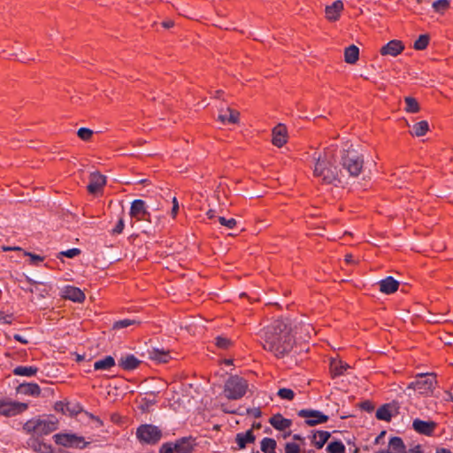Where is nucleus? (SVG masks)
Masks as SVG:
<instances>
[{
    "label": "nucleus",
    "mask_w": 453,
    "mask_h": 453,
    "mask_svg": "<svg viewBox=\"0 0 453 453\" xmlns=\"http://www.w3.org/2000/svg\"><path fill=\"white\" fill-rule=\"evenodd\" d=\"M294 343L290 328L282 319L274 320L265 328L263 347L276 357L281 358L288 354Z\"/></svg>",
    "instance_id": "1"
},
{
    "label": "nucleus",
    "mask_w": 453,
    "mask_h": 453,
    "mask_svg": "<svg viewBox=\"0 0 453 453\" xmlns=\"http://www.w3.org/2000/svg\"><path fill=\"white\" fill-rule=\"evenodd\" d=\"M58 428V419L50 416L47 419L34 418L27 420L23 425V430L28 434H34L37 436H43L51 434Z\"/></svg>",
    "instance_id": "2"
},
{
    "label": "nucleus",
    "mask_w": 453,
    "mask_h": 453,
    "mask_svg": "<svg viewBox=\"0 0 453 453\" xmlns=\"http://www.w3.org/2000/svg\"><path fill=\"white\" fill-rule=\"evenodd\" d=\"M341 165L352 177H357L364 167V157L354 149L343 150Z\"/></svg>",
    "instance_id": "3"
},
{
    "label": "nucleus",
    "mask_w": 453,
    "mask_h": 453,
    "mask_svg": "<svg viewBox=\"0 0 453 453\" xmlns=\"http://www.w3.org/2000/svg\"><path fill=\"white\" fill-rule=\"evenodd\" d=\"M249 388L247 380L238 375H231L224 385V395L229 400H239L242 398Z\"/></svg>",
    "instance_id": "4"
},
{
    "label": "nucleus",
    "mask_w": 453,
    "mask_h": 453,
    "mask_svg": "<svg viewBox=\"0 0 453 453\" xmlns=\"http://www.w3.org/2000/svg\"><path fill=\"white\" fill-rule=\"evenodd\" d=\"M437 383L434 373H418L415 380L408 385V388L413 389L419 394L426 395L433 392Z\"/></svg>",
    "instance_id": "5"
},
{
    "label": "nucleus",
    "mask_w": 453,
    "mask_h": 453,
    "mask_svg": "<svg viewBox=\"0 0 453 453\" xmlns=\"http://www.w3.org/2000/svg\"><path fill=\"white\" fill-rule=\"evenodd\" d=\"M162 437V431L156 426L143 424L136 429V438L140 442L145 444H157Z\"/></svg>",
    "instance_id": "6"
},
{
    "label": "nucleus",
    "mask_w": 453,
    "mask_h": 453,
    "mask_svg": "<svg viewBox=\"0 0 453 453\" xmlns=\"http://www.w3.org/2000/svg\"><path fill=\"white\" fill-rule=\"evenodd\" d=\"M53 439L56 444L66 448L84 449L88 444L85 441L84 437L74 434L59 433L54 434Z\"/></svg>",
    "instance_id": "7"
},
{
    "label": "nucleus",
    "mask_w": 453,
    "mask_h": 453,
    "mask_svg": "<svg viewBox=\"0 0 453 453\" xmlns=\"http://www.w3.org/2000/svg\"><path fill=\"white\" fill-rule=\"evenodd\" d=\"M314 175L322 180L323 182L330 184L336 180L335 168L326 159L319 157L315 164Z\"/></svg>",
    "instance_id": "8"
},
{
    "label": "nucleus",
    "mask_w": 453,
    "mask_h": 453,
    "mask_svg": "<svg viewBox=\"0 0 453 453\" xmlns=\"http://www.w3.org/2000/svg\"><path fill=\"white\" fill-rule=\"evenodd\" d=\"M28 409V404L17 401L0 399V415L13 417L23 413Z\"/></svg>",
    "instance_id": "9"
},
{
    "label": "nucleus",
    "mask_w": 453,
    "mask_h": 453,
    "mask_svg": "<svg viewBox=\"0 0 453 453\" xmlns=\"http://www.w3.org/2000/svg\"><path fill=\"white\" fill-rule=\"evenodd\" d=\"M298 417L304 418L309 426L324 424L328 421L329 417L323 412L312 409H302L297 412Z\"/></svg>",
    "instance_id": "10"
},
{
    "label": "nucleus",
    "mask_w": 453,
    "mask_h": 453,
    "mask_svg": "<svg viewBox=\"0 0 453 453\" xmlns=\"http://www.w3.org/2000/svg\"><path fill=\"white\" fill-rule=\"evenodd\" d=\"M129 214L137 221H150V212L147 209L146 203L142 199H135L132 202Z\"/></svg>",
    "instance_id": "11"
},
{
    "label": "nucleus",
    "mask_w": 453,
    "mask_h": 453,
    "mask_svg": "<svg viewBox=\"0 0 453 453\" xmlns=\"http://www.w3.org/2000/svg\"><path fill=\"white\" fill-rule=\"evenodd\" d=\"M405 49L403 42L400 40H391L385 45H383L380 53L381 56H391L397 57L400 55Z\"/></svg>",
    "instance_id": "12"
},
{
    "label": "nucleus",
    "mask_w": 453,
    "mask_h": 453,
    "mask_svg": "<svg viewBox=\"0 0 453 453\" xmlns=\"http://www.w3.org/2000/svg\"><path fill=\"white\" fill-rule=\"evenodd\" d=\"M288 142V130L285 125L278 124L272 131V143L281 148Z\"/></svg>",
    "instance_id": "13"
},
{
    "label": "nucleus",
    "mask_w": 453,
    "mask_h": 453,
    "mask_svg": "<svg viewBox=\"0 0 453 453\" xmlns=\"http://www.w3.org/2000/svg\"><path fill=\"white\" fill-rule=\"evenodd\" d=\"M105 184V176L98 172L92 173L89 177V182L87 186V189L89 194H96L104 188Z\"/></svg>",
    "instance_id": "14"
},
{
    "label": "nucleus",
    "mask_w": 453,
    "mask_h": 453,
    "mask_svg": "<svg viewBox=\"0 0 453 453\" xmlns=\"http://www.w3.org/2000/svg\"><path fill=\"white\" fill-rule=\"evenodd\" d=\"M412 427L420 434L431 436L436 428V423L434 421H425L416 418L413 420Z\"/></svg>",
    "instance_id": "15"
},
{
    "label": "nucleus",
    "mask_w": 453,
    "mask_h": 453,
    "mask_svg": "<svg viewBox=\"0 0 453 453\" xmlns=\"http://www.w3.org/2000/svg\"><path fill=\"white\" fill-rule=\"evenodd\" d=\"M195 446L191 437H182L173 443L174 453H192Z\"/></svg>",
    "instance_id": "16"
},
{
    "label": "nucleus",
    "mask_w": 453,
    "mask_h": 453,
    "mask_svg": "<svg viewBox=\"0 0 453 453\" xmlns=\"http://www.w3.org/2000/svg\"><path fill=\"white\" fill-rule=\"evenodd\" d=\"M63 297L76 303H83L85 300L84 292L73 286H67L63 291Z\"/></svg>",
    "instance_id": "17"
},
{
    "label": "nucleus",
    "mask_w": 453,
    "mask_h": 453,
    "mask_svg": "<svg viewBox=\"0 0 453 453\" xmlns=\"http://www.w3.org/2000/svg\"><path fill=\"white\" fill-rule=\"evenodd\" d=\"M342 10L343 3L341 0H336L331 5L326 7V18L329 21H336L339 19Z\"/></svg>",
    "instance_id": "18"
},
{
    "label": "nucleus",
    "mask_w": 453,
    "mask_h": 453,
    "mask_svg": "<svg viewBox=\"0 0 453 453\" xmlns=\"http://www.w3.org/2000/svg\"><path fill=\"white\" fill-rule=\"evenodd\" d=\"M240 112L236 110H234L230 107H227L226 110H222L218 116V120H219L222 124H236L239 121Z\"/></svg>",
    "instance_id": "19"
},
{
    "label": "nucleus",
    "mask_w": 453,
    "mask_h": 453,
    "mask_svg": "<svg viewBox=\"0 0 453 453\" xmlns=\"http://www.w3.org/2000/svg\"><path fill=\"white\" fill-rule=\"evenodd\" d=\"M255 441L256 436L252 429H250L245 433H238L235 435V442L237 444V448H234V449H243L246 448L247 444L254 443Z\"/></svg>",
    "instance_id": "20"
},
{
    "label": "nucleus",
    "mask_w": 453,
    "mask_h": 453,
    "mask_svg": "<svg viewBox=\"0 0 453 453\" xmlns=\"http://www.w3.org/2000/svg\"><path fill=\"white\" fill-rule=\"evenodd\" d=\"M141 364V361L133 354H127L121 356L119 360V365L124 371H132L136 369Z\"/></svg>",
    "instance_id": "21"
},
{
    "label": "nucleus",
    "mask_w": 453,
    "mask_h": 453,
    "mask_svg": "<svg viewBox=\"0 0 453 453\" xmlns=\"http://www.w3.org/2000/svg\"><path fill=\"white\" fill-rule=\"evenodd\" d=\"M269 423L278 431H285L292 426V420L284 418L280 413L273 415L269 419Z\"/></svg>",
    "instance_id": "22"
},
{
    "label": "nucleus",
    "mask_w": 453,
    "mask_h": 453,
    "mask_svg": "<svg viewBox=\"0 0 453 453\" xmlns=\"http://www.w3.org/2000/svg\"><path fill=\"white\" fill-rule=\"evenodd\" d=\"M379 285L380 291L387 295L396 292L399 288V282L392 276H388L385 279L380 280Z\"/></svg>",
    "instance_id": "23"
},
{
    "label": "nucleus",
    "mask_w": 453,
    "mask_h": 453,
    "mask_svg": "<svg viewBox=\"0 0 453 453\" xmlns=\"http://www.w3.org/2000/svg\"><path fill=\"white\" fill-rule=\"evenodd\" d=\"M17 392L25 395L38 397L42 390L37 383H21L17 387Z\"/></svg>",
    "instance_id": "24"
},
{
    "label": "nucleus",
    "mask_w": 453,
    "mask_h": 453,
    "mask_svg": "<svg viewBox=\"0 0 453 453\" xmlns=\"http://www.w3.org/2000/svg\"><path fill=\"white\" fill-rule=\"evenodd\" d=\"M28 446L36 453H50L52 447L38 438H31L27 441Z\"/></svg>",
    "instance_id": "25"
},
{
    "label": "nucleus",
    "mask_w": 453,
    "mask_h": 453,
    "mask_svg": "<svg viewBox=\"0 0 453 453\" xmlns=\"http://www.w3.org/2000/svg\"><path fill=\"white\" fill-rule=\"evenodd\" d=\"M157 395L155 392H146L140 402V408L142 411H149L157 402Z\"/></svg>",
    "instance_id": "26"
},
{
    "label": "nucleus",
    "mask_w": 453,
    "mask_h": 453,
    "mask_svg": "<svg viewBox=\"0 0 453 453\" xmlns=\"http://www.w3.org/2000/svg\"><path fill=\"white\" fill-rule=\"evenodd\" d=\"M115 365L116 362L114 357L111 356H106L94 363V369L96 371H110Z\"/></svg>",
    "instance_id": "27"
},
{
    "label": "nucleus",
    "mask_w": 453,
    "mask_h": 453,
    "mask_svg": "<svg viewBox=\"0 0 453 453\" xmlns=\"http://www.w3.org/2000/svg\"><path fill=\"white\" fill-rule=\"evenodd\" d=\"M330 436L331 434L327 431H317L312 435L311 442L317 449H319L324 447Z\"/></svg>",
    "instance_id": "28"
},
{
    "label": "nucleus",
    "mask_w": 453,
    "mask_h": 453,
    "mask_svg": "<svg viewBox=\"0 0 453 453\" xmlns=\"http://www.w3.org/2000/svg\"><path fill=\"white\" fill-rule=\"evenodd\" d=\"M359 58V49L356 45H350L344 50V60L346 63L353 65Z\"/></svg>",
    "instance_id": "29"
},
{
    "label": "nucleus",
    "mask_w": 453,
    "mask_h": 453,
    "mask_svg": "<svg viewBox=\"0 0 453 453\" xmlns=\"http://www.w3.org/2000/svg\"><path fill=\"white\" fill-rule=\"evenodd\" d=\"M389 453H407L406 447L402 438L395 436L389 441Z\"/></svg>",
    "instance_id": "30"
},
{
    "label": "nucleus",
    "mask_w": 453,
    "mask_h": 453,
    "mask_svg": "<svg viewBox=\"0 0 453 453\" xmlns=\"http://www.w3.org/2000/svg\"><path fill=\"white\" fill-rule=\"evenodd\" d=\"M37 372L38 368L36 366L19 365L13 369L12 373L17 376L32 377L35 376Z\"/></svg>",
    "instance_id": "31"
},
{
    "label": "nucleus",
    "mask_w": 453,
    "mask_h": 453,
    "mask_svg": "<svg viewBox=\"0 0 453 453\" xmlns=\"http://www.w3.org/2000/svg\"><path fill=\"white\" fill-rule=\"evenodd\" d=\"M375 415L379 420L390 421L392 418V406L388 403L383 404L377 409Z\"/></svg>",
    "instance_id": "32"
},
{
    "label": "nucleus",
    "mask_w": 453,
    "mask_h": 453,
    "mask_svg": "<svg viewBox=\"0 0 453 453\" xmlns=\"http://www.w3.org/2000/svg\"><path fill=\"white\" fill-rule=\"evenodd\" d=\"M428 130V122L426 120H421L413 125L411 134L413 136L420 137L425 135Z\"/></svg>",
    "instance_id": "33"
},
{
    "label": "nucleus",
    "mask_w": 453,
    "mask_h": 453,
    "mask_svg": "<svg viewBox=\"0 0 453 453\" xmlns=\"http://www.w3.org/2000/svg\"><path fill=\"white\" fill-rule=\"evenodd\" d=\"M150 357L152 360H155L158 363H167L171 358L170 353L168 351L159 350L157 349H154L150 352Z\"/></svg>",
    "instance_id": "34"
},
{
    "label": "nucleus",
    "mask_w": 453,
    "mask_h": 453,
    "mask_svg": "<svg viewBox=\"0 0 453 453\" xmlns=\"http://www.w3.org/2000/svg\"><path fill=\"white\" fill-rule=\"evenodd\" d=\"M260 446L264 453H276L277 443L273 438L265 437L262 439Z\"/></svg>",
    "instance_id": "35"
},
{
    "label": "nucleus",
    "mask_w": 453,
    "mask_h": 453,
    "mask_svg": "<svg viewBox=\"0 0 453 453\" xmlns=\"http://www.w3.org/2000/svg\"><path fill=\"white\" fill-rule=\"evenodd\" d=\"M140 325V321L131 319H124L113 323L112 328L115 330L126 328L131 326H138Z\"/></svg>",
    "instance_id": "36"
},
{
    "label": "nucleus",
    "mask_w": 453,
    "mask_h": 453,
    "mask_svg": "<svg viewBox=\"0 0 453 453\" xmlns=\"http://www.w3.org/2000/svg\"><path fill=\"white\" fill-rule=\"evenodd\" d=\"M430 37L428 35H420L414 42L413 48L417 50H423L427 48Z\"/></svg>",
    "instance_id": "37"
},
{
    "label": "nucleus",
    "mask_w": 453,
    "mask_h": 453,
    "mask_svg": "<svg viewBox=\"0 0 453 453\" xmlns=\"http://www.w3.org/2000/svg\"><path fill=\"white\" fill-rule=\"evenodd\" d=\"M326 451L328 453H345V446L340 441H335L330 442L326 447Z\"/></svg>",
    "instance_id": "38"
},
{
    "label": "nucleus",
    "mask_w": 453,
    "mask_h": 453,
    "mask_svg": "<svg viewBox=\"0 0 453 453\" xmlns=\"http://www.w3.org/2000/svg\"><path fill=\"white\" fill-rule=\"evenodd\" d=\"M405 110L408 112L416 113L419 111V104L418 101L413 97L405 98Z\"/></svg>",
    "instance_id": "39"
},
{
    "label": "nucleus",
    "mask_w": 453,
    "mask_h": 453,
    "mask_svg": "<svg viewBox=\"0 0 453 453\" xmlns=\"http://www.w3.org/2000/svg\"><path fill=\"white\" fill-rule=\"evenodd\" d=\"M215 345L221 349H228L232 345V341L225 336H217L215 338Z\"/></svg>",
    "instance_id": "40"
},
{
    "label": "nucleus",
    "mask_w": 453,
    "mask_h": 453,
    "mask_svg": "<svg viewBox=\"0 0 453 453\" xmlns=\"http://www.w3.org/2000/svg\"><path fill=\"white\" fill-rule=\"evenodd\" d=\"M277 395L281 399L292 401L295 398L296 394L290 388H282L278 390Z\"/></svg>",
    "instance_id": "41"
},
{
    "label": "nucleus",
    "mask_w": 453,
    "mask_h": 453,
    "mask_svg": "<svg viewBox=\"0 0 453 453\" xmlns=\"http://www.w3.org/2000/svg\"><path fill=\"white\" fill-rule=\"evenodd\" d=\"M449 7L448 0H437L434 2L433 8L437 12H444Z\"/></svg>",
    "instance_id": "42"
},
{
    "label": "nucleus",
    "mask_w": 453,
    "mask_h": 453,
    "mask_svg": "<svg viewBox=\"0 0 453 453\" xmlns=\"http://www.w3.org/2000/svg\"><path fill=\"white\" fill-rule=\"evenodd\" d=\"M78 136L85 142L89 141L93 136V131L87 127H81L77 132Z\"/></svg>",
    "instance_id": "43"
},
{
    "label": "nucleus",
    "mask_w": 453,
    "mask_h": 453,
    "mask_svg": "<svg viewBox=\"0 0 453 453\" xmlns=\"http://www.w3.org/2000/svg\"><path fill=\"white\" fill-rule=\"evenodd\" d=\"M219 222L220 223V225L227 227L228 229L234 228L237 224L235 219H234V218L226 219L224 217H219Z\"/></svg>",
    "instance_id": "44"
},
{
    "label": "nucleus",
    "mask_w": 453,
    "mask_h": 453,
    "mask_svg": "<svg viewBox=\"0 0 453 453\" xmlns=\"http://www.w3.org/2000/svg\"><path fill=\"white\" fill-rule=\"evenodd\" d=\"M24 255L30 257V265H37L44 260V257L28 251H25Z\"/></svg>",
    "instance_id": "45"
},
{
    "label": "nucleus",
    "mask_w": 453,
    "mask_h": 453,
    "mask_svg": "<svg viewBox=\"0 0 453 453\" xmlns=\"http://www.w3.org/2000/svg\"><path fill=\"white\" fill-rule=\"evenodd\" d=\"M81 253V250L78 248H73L65 251H61L59 253L60 256H64L69 258H73L76 256H79Z\"/></svg>",
    "instance_id": "46"
},
{
    "label": "nucleus",
    "mask_w": 453,
    "mask_h": 453,
    "mask_svg": "<svg viewBox=\"0 0 453 453\" xmlns=\"http://www.w3.org/2000/svg\"><path fill=\"white\" fill-rule=\"evenodd\" d=\"M285 453H301L300 446L295 442H288L285 445Z\"/></svg>",
    "instance_id": "47"
},
{
    "label": "nucleus",
    "mask_w": 453,
    "mask_h": 453,
    "mask_svg": "<svg viewBox=\"0 0 453 453\" xmlns=\"http://www.w3.org/2000/svg\"><path fill=\"white\" fill-rule=\"evenodd\" d=\"M68 409V403H65L63 401L56 402L54 404V410L57 412H60L65 414Z\"/></svg>",
    "instance_id": "48"
},
{
    "label": "nucleus",
    "mask_w": 453,
    "mask_h": 453,
    "mask_svg": "<svg viewBox=\"0 0 453 453\" xmlns=\"http://www.w3.org/2000/svg\"><path fill=\"white\" fill-rule=\"evenodd\" d=\"M124 226H125L124 219L122 218H120L119 219L118 223L116 224L115 227L112 229V234H121L124 230Z\"/></svg>",
    "instance_id": "49"
},
{
    "label": "nucleus",
    "mask_w": 453,
    "mask_h": 453,
    "mask_svg": "<svg viewBox=\"0 0 453 453\" xmlns=\"http://www.w3.org/2000/svg\"><path fill=\"white\" fill-rule=\"evenodd\" d=\"M159 453H174L173 443L172 442H166L164 443L160 449Z\"/></svg>",
    "instance_id": "50"
},
{
    "label": "nucleus",
    "mask_w": 453,
    "mask_h": 453,
    "mask_svg": "<svg viewBox=\"0 0 453 453\" xmlns=\"http://www.w3.org/2000/svg\"><path fill=\"white\" fill-rule=\"evenodd\" d=\"M178 212H179V203H178L177 198L174 196L173 198V208L171 211V215H172L173 219L176 218Z\"/></svg>",
    "instance_id": "51"
},
{
    "label": "nucleus",
    "mask_w": 453,
    "mask_h": 453,
    "mask_svg": "<svg viewBox=\"0 0 453 453\" xmlns=\"http://www.w3.org/2000/svg\"><path fill=\"white\" fill-rule=\"evenodd\" d=\"M247 413L250 415H252L255 418H259L261 416L262 412L259 408H252V409H248Z\"/></svg>",
    "instance_id": "52"
},
{
    "label": "nucleus",
    "mask_w": 453,
    "mask_h": 453,
    "mask_svg": "<svg viewBox=\"0 0 453 453\" xmlns=\"http://www.w3.org/2000/svg\"><path fill=\"white\" fill-rule=\"evenodd\" d=\"M13 338L15 341L22 343V344H27L28 343V341L26 340L23 336H21L20 334H16L13 335Z\"/></svg>",
    "instance_id": "53"
},
{
    "label": "nucleus",
    "mask_w": 453,
    "mask_h": 453,
    "mask_svg": "<svg viewBox=\"0 0 453 453\" xmlns=\"http://www.w3.org/2000/svg\"><path fill=\"white\" fill-rule=\"evenodd\" d=\"M87 414H88V418H89L90 419H92V420H94V421L97 422V423L99 424V426H102L104 425V423H103L102 419H101L99 417L95 416V415H94V414H92V413H88V412H87Z\"/></svg>",
    "instance_id": "54"
},
{
    "label": "nucleus",
    "mask_w": 453,
    "mask_h": 453,
    "mask_svg": "<svg viewBox=\"0 0 453 453\" xmlns=\"http://www.w3.org/2000/svg\"><path fill=\"white\" fill-rule=\"evenodd\" d=\"M409 453H424L421 445H416L409 450Z\"/></svg>",
    "instance_id": "55"
},
{
    "label": "nucleus",
    "mask_w": 453,
    "mask_h": 453,
    "mask_svg": "<svg viewBox=\"0 0 453 453\" xmlns=\"http://www.w3.org/2000/svg\"><path fill=\"white\" fill-rule=\"evenodd\" d=\"M174 25V22L173 20H165L162 22V26L165 27V28H171L173 27Z\"/></svg>",
    "instance_id": "56"
},
{
    "label": "nucleus",
    "mask_w": 453,
    "mask_h": 453,
    "mask_svg": "<svg viewBox=\"0 0 453 453\" xmlns=\"http://www.w3.org/2000/svg\"><path fill=\"white\" fill-rule=\"evenodd\" d=\"M206 215L208 219H212L216 217V211L211 209L206 212Z\"/></svg>",
    "instance_id": "57"
},
{
    "label": "nucleus",
    "mask_w": 453,
    "mask_h": 453,
    "mask_svg": "<svg viewBox=\"0 0 453 453\" xmlns=\"http://www.w3.org/2000/svg\"><path fill=\"white\" fill-rule=\"evenodd\" d=\"M74 355H75V360H76V362H78V363H80V362L83 361V360H84V358H85V356H84V355H80V354H78V353H74Z\"/></svg>",
    "instance_id": "58"
},
{
    "label": "nucleus",
    "mask_w": 453,
    "mask_h": 453,
    "mask_svg": "<svg viewBox=\"0 0 453 453\" xmlns=\"http://www.w3.org/2000/svg\"><path fill=\"white\" fill-rule=\"evenodd\" d=\"M353 258H354V257L351 254H346L345 255V261L348 264L352 263L353 262Z\"/></svg>",
    "instance_id": "59"
},
{
    "label": "nucleus",
    "mask_w": 453,
    "mask_h": 453,
    "mask_svg": "<svg viewBox=\"0 0 453 453\" xmlns=\"http://www.w3.org/2000/svg\"><path fill=\"white\" fill-rule=\"evenodd\" d=\"M362 408L367 411H370L372 409L371 403L370 402H365L362 403Z\"/></svg>",
    "instance_id": "60"
},
{
    "label": "nucleus",
    "mask_w": 453,
    "mask_h": 453,
    "mask_svg": "<svg viewBox=\"0 0 453 453\" xmlns=\"http://www.w3.org/2000/svg\"><path fill=\"white\" fill-rule=\"evenodd\" d=\"M3 250H4V251L21 250V248H19V247H3Z\"/></svg>",
    "instance_id": "61"
},
{
    "label": "nucleus",
    "mask_w": 453,
    "mask_h": 453,
    "mask_svg": "<svg viewBox=\"0 0 453 453\" xmlns=\"http://www.w3.org/2000/svg\"><path fill=\"white\" fill-rule=\"evenodd\" d=\"M436 453H452L449 449L445 448H441L436 449Z\"/></svg>",
    "instance_id": "62"
},
{
    "label": "nucleus",
    "mask_w": 453,
    "mask_h": 453,
    "mask_svg": "<svg viewBox=\"0 0 453 453\" xmlns=\"http://www.w3.org/2000/svg\"><path fill=\"white\" fill-rule=\"evenodd\" d=\"M221 410L226 413H235L234 411L228 410L225 407V404H221Z\"/></svg>",
    "instance_id": "63"
},
{
    "label": "nucleus",
    "mask_w": 453,
    "mask_h": 453,
    "mask_svg": "<svg viewBox=\"0 0 453 453\" xmlns=\"http://www.w3.org/2000/svg\"><path fill=\"white\" fill-rule=\"evenodd\" d=\"M293 439L295 441H303V438L300 434H294Z\"/></svg>",
    "instance_id": "64"
}]
</instances>
